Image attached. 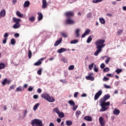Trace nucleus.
<instances>
[{
	"label": "nucleus",
	"instance_id": "obj_1",
	"mask_svg": "<svg viewBox=\"0 0 126 126\" xmlns=\"http://www.w3.org/2000/svg\"><path fill=\"white\" fill-rule=\"evenodd\" d=\"M110 95L105 94L104 97L100 99L99 101V106L101 108L99 110V112H105L109 109V106L110 105V101L106 102L108 99H110Z\"/></svg>",
	"mask_w": 126,
	"mask_h": 126
},
{
	"label": "nucleus",
	"instance_id": "obj_2",
	"mask_svg": "<svg viewBox=\"0 0 126 126\" xmlns=\"http://www.w3.org/2000/svg\"><path fill=\"white\" fill-rule=\"evenodd\" d=\"M105 41L104 39H99L96 40L94 44L96 45V49H97L96 51L94 53V56L97 57L98 55H99V53H101L102 51L103 48L106 46L104 43H105Z\"/></svg>",
	"mask_w": 126,
	"mask_h": 126
},
{
	"label": "nucleus",
	"instance_id": "obj_3",
	"mask_svg": "<svg viewBox=\"0 0 126 126\" xmlns=\"http://www.w3.org/2000/svg\"><path fill=\"white\" fill-rule=\"evenodd\" d=\"M41 97H42V98H44L45 100L48 101L49 103H53L55 101V98L53 97V96L50 95V94L47 93H44L41 94Z\"/></svg>",
	"mask_w": 126,
	"mask_h": 126
},
{
	"label": "nucleus",
	"instance_id": "obj_4",
	"mask_svg": "<svg viewBox=\"0 0 126 126\" xmlns=\"http://www.w3.org/2000/svg\"><path fill=\"white\" fill-rule=\"evenodd\" d=\"M32 126H40V125H42V121L39 119H34L32 121Z\"/></svg>",
	"mask_w": 126,
	"mask_h": 126
},
{
	"label": "nucleus",
	"instance_id": "obj_5",
	"mask_svg": "<svg viewBox=\"0 0 126 126\" xmlns=\"http://www.w3.org/2000/svg\"><path fill=\"white\" fill-rule=\"evenodd\" d=\"M74 33L76 35V37H78L80 36V32H81V29L78 28L74 30Z\"/></svg>",
	"mask_w": 126,
	"mask_h": 126
},
{
	"label": "nucleus",
	"instance_id": "obj_6",
	"mask_svg": "<svg viewBox=\"0 0 126 126\" xmlns=\"http://www.w3.org/2000/svg\"><path fill=\"white\" fill-rule=\"evenodd\" d=\"M103 93V91H102L101 90H99L97 93H96L94 95V100H97L99 97L102 95V94Z\"/></svg>",
	"mask_w": 126,
	"mask_h": 126
},
{
	"label": "nucleus",
	"instance_id": "obj_7",
	"mask_svg": "<svg viewBox=\"0 0 126 126\" xmlns=\"http://www.w3.org/2000/svg\"><path fill=\"white\" fill-rule=\"evenodd\" d=\"M65 22L67 24H74L75 22L74 20L71 19L70 18H68L66 19Z\"/></svg>",
	"mask_w": 126,
	"mask_h": 126
},
{
	"label": "nucleus",
	"instance_id": "obj_8",
	"mask_svg": "<svg viewBox=\"0 0 126 126\" xmlns=\"http://www.w3.org/2000/svg\"><path fill=\"white\" fill-rule=\"evenodd\" d=\"M99 123L101 126H105V120L103 117H100L98 119Z\"/></svg>",
	"mask_w": 126,
	"mask_h": 126
},
{
	"label": "nucleus",
	"instance_id": "obj_9",
	"mask_svg": "<svg viewBox=\"0 0 126 126\" xmlns=\"http://www.w3.org/2000/svg\"><path fill=\"white\" fill-rule=\"evenodd\" d=\"M6 14V12L4 9H2L0 11V18H2V17H4Z\"/></svg>",
	"mask_w": 126,
	"mask_h": 126
},
{
	"label": "nucleus",
	"instance_id": "obj_10",
	"mask_svg": "<svg viewBox=\"0 0 126 126\" xmlns=\"http://www.w3.org/2000/svg\"><path fill=\"white\" fill-rule=\"evenodd\" d=\"M90 32H91V31L90 29H87L85 31L84 33L83 34H82L81 37L82 38H85V37H86V36H87V35H88V34H89V33H90Z\"/></svg>",
	"mask_w": 126,
	"mask_h": 126
},
{
	"label": "nucleus",
	"instance_id": "obj_11",
	"mask_svg": "<svg viewBox=\"0 0 126 126\" xmlns=\"http://www.w3.org/2000/svg\"><path fill=\"white\" fill-rule=\"evenodd\" d=\"M102 58L106 59V60L105 61V63L106 64H108L109 63V62L111 61V57L108 56H104V57H102Z\"/></svg>",
	"mask_w": 126,
	"mask_h": 126
},
{
	"label": "nucleus",
	"instance_id": "obj_12",
	"mask_svg": "<svg viewBox=\"0 0 126 126\" xmlns=\"http://www.w3.org/2000/svg\"><path fill=\"white\" fill-rule=\"evenodd\" d=\"M64 16H67V17H70V16H73V12L72 11L66 12L64 13Z\"/></svg>",
	"mask_w": 126,
	"mask_h": 126
},
{
	"label": "nucleus",
	"instance_id": "obj_13",
	"mask_svg": "<svg viewBox=\"0 0 126 126\" xmlns=\"http://www.w3.org/2000/svg\"><path fill=\"white\" fill-rule=\"evenodd\" d=\"M66 51H67V49L61 48L57 51V53H58V54H62V53H64V52H66Z\"/></svg>",
	"mask_w": 126,
	"mask_h": 126
},
{
	"label": "nucleus",
	"instance_id": "obj_14",
	"mask_svg": "<svg viewBox=\"0 0 126 126\" xmlns=\"http://www.w3.org/2000/svg\"><path fill=\"white\" fill-rule=\"evenodd\" d=\"M42 8H46L48 6V3H47L46 0H42Z\"/></svg>",
	"mask_w": 126,
	"mask_h": 126
},
{
	"label": "nucleus",
	"instance_id": "obj_15",
	"mask_svg": "<svg viewBox=\"0 0 126 126\" xmlns=\"http://www.w3.org/2000/svg\"><path fill=\"white\" fill-rule=\"evenodd\" d=\"M62 41H63L62 38H60L59 40L56 41L54 44V46L57 47V46H59V45H60V44L62 43Z\"/></svg>",
	"mask_w": 126,
	"mask_h": 126
},
{
	"label": "nucleus",
	"instance_id": "obj_16",
	"mask_svg": "<svg viewBox=\"0 0 126 126\" xmlns=\"http://www.w3.org/2000/svg\"><path fill=\"white\" fill-rule=\"evenodd\" d=\"M37 14L38 15V21H41V20H42V19H43V14L40 12H38L37 13Z\"/></svg>",
	"mask_w": 126,
	"mask_h": 126
},
{
	"label": "nucleus",
	"instance_id": "obj_17",
	"mask_svg": "<svg viewBox=\"0 0 126 126\" xmlns=\"http://www.w3.org/2000/svg\"><path fill=\"white\" fill-rule=\"evenodd\" d=\"M13 22L15 23H19L21 21L20 19L17 18L16 17H13L12 18Z\"/></svg>",
	"mask_w": 126,
	"mask_h": 126
},
{
	"label": "nucleus",
	"instance_id": "obj_18",
	"mask_svg": "<svg viewBox=\"0 0 126 126\" xmlns=\"http://www.w3.org/2000/svg\"><path fill=\"white\" fill-rule=\"evenodd\" d=\"M99 21L101 23V24H106V21L105 20V19L103 17L99 18Z\"/></svg>",
	"mask_w": 126,
	"mask_h": 126
},
{
	"label": "nucleus",
	"instance_id": "obj_19",
	"mask_svg": "<svg viewBox=\"0 0 126 126\" xmlns=\"http://www.w3.org/2000/svg\"><path fill=\"white\" fill-rule=\"evenodd\" d=\"M20 26H21L20 23H15L13 26V28L14 29H18V28H20Z\"/></svg>",
	"mask_w": 126,
	"mask_h": 126
},
{
	"label": "nucleus",
	"instance_id": "obj_20",
	"mask_svg": "<svg viewBox=\"0 0 126 126\" xmlns=\"http://www.w3.org/2000/svg\"><path fill=\"white\" fill-rule=\"evenodd\" d=\"M120 113H121L120 110L118 109L117 108L114 109V110L113 111L114 115H116L118 116V115H120Z\"/></svg>",
	"mask_w": 126,
	"mask_h": 126
},
{
	"label": "nucleus",
	"instance_id": "obj_21",
	"mask_svg": "<svg viewBox=\"0 0 126 126\" xmlns=\"http://www.w3.org/2000/svg\"><path fill=\"white\" fill-rule=\"evenodd\" d=\"M87 80H91V81H94V77H92L91 75H88L86 77Z\"/></svg>",
	"mask_w": 126,
	"mask_h": 126
},
{
	"label": "nucleus",
	"instance_id": "obj_22",
	"mask_svg": "<svg viewBox=\"0 0 126 126\" xmlns=\"http://www.w3.org/2000/svg\"><path fill=\"white\" fill-rule=\"evenodd\" d=\"M93 38V35H90L88 37L87 40V43L88 44H90V43H91V41H92V38Z\"/></svg>",
	"mask_w": 126,
	"mask_h": 126
},
{
	"label": "nucleus",
	"instance_id": "obj_23",
	"mask_svg": "<svg viewBox=\"0 0 126 126\" xmlns=\"http://www.w3.org/2000/svg\"><path fill=\"white\" fill-rule=\"evenodd\" d=\"M1 83L2 86H5V85H6V84H7V78L4 79Z\"/></svg>",
	"mask_w": 126,
	"mask_h": 126
},
{
	"label": "nucleus",
	"instance_id": "obj_24",
	"mask_svg": "<svg viewBox=\"0 0 126 126\" xmlns=\"http://www.w3.org/2000/svg\"><path fill=\"white\" fill-rule=\"evenodd\" d=\"M84 120L87 121L88 122H92V117H91V116H85L84 117Z\"/></svg>",
	"mask_w": 126,
	"mask_h": 126
},
{
	"label": "nucleus",
	"instance_id": "obj_25",
	"mask_svg": "<svg viewBox=\"0 0 126 126\" xmlns=\"http://www.w3.org/2000/svg\"><path fill=\"white\" fill-rule=\"evenodd\" d=\"M30 5V2L27 0L25 2L24 4V7H28Z\"/></svg>",
	"mask_w": 126,
	"mask_h": 126
},
{
	"label": "nucleus",
	"instance_id": "obj_26",
	"mask_svg": "<svg viewBox=\"0 0 126 126\" xmlns=\"http://www.w3.org/2000/svg\"><path fill=\"white\" fill-rule=\"evenodd\" d=\"M22 91H23V89L21 86L17 87L16 89V92H21Z\"/></svg>",
	"mask_w": 126,
	"mask_h": 126
},
{
	"label": "nucleus",
	"instance_id": "obj_27",
	"mask_svg": "<svg viewBox=\"0 0 126 126\" xmlns=\"http://www.w3.org/2000/svg\"><path fill=\"white\" fill-rule=\"evenodd\" d=\"M16 14L17 16L20 17L21 18H22V17H23V15L21 14V13L19 11L16 12Z\"/></svg>",
	"mask_w": 126,
	"mask_h": 126
},
{
	"label": "nucleus",
	"instance_id": "obj_28",
	"mask_svg": "<svg viewBox=\"0 0 126 126\" xmlns=\"http://www.w3.org/2000/svg\"><path fill=\"white\" fill-rule=\"evenodd\" d=\"M5 68V64L3 63H0V69H4Z\"/></svg>",
	"mask_w": 126,
	"mask_h": 126
},
{
	"label": "nucleus",
	"instance_id": "obj_29",
	"mask_svg": "<svg viewBox=\"0 0 126 126\" xmlns=\"http://www.w3.org/2000/svg\"><path fill=\"white\" fill-rule=\"evenodd\" d=\"M40 106V103H36L33 107V111H36L38 109V107Z\"/></svg>",
	"mask_w": 126,
	"mask_h": 126
},
{
	"label": "nucleus",
	"instance_id": "obj_30",
	"mask_svg": "<svg viewBox=\"0 0 126 126\" xmlns=\"http://www.w3.org/2000/svg\"><path fill=\"white\" fill-rule=\"evenodd\" d=\"M27 113H28V111L27 110H25L23 112V118L24 119L25 117H26V115H27Z\"/></svg>",
	"mask_w": 126,
	"mask_h": 126
},
{
	"label": "nucleus",
	"instance_id": "obj_31",
	"mask_svg": "<svg viewBox=\"0 0 126 126\" xmlns=\"http://www.w3.org/2000/svg\"><path fill=\"white\" fill-rule=\"evenodd\" d=\"M43 70V69L42 68H40L37 72V73L38 75H42V71Z\"/></svg>",
	"mask_w": 126,
	"mask_h": 126
},
{
	"label": "nucleus",
	"instance_id": "obj_32",
	"mask_svg": "<svg viewBox=\"0 0 126 126\" xmlns=\"http://www.w3.org/2000/svg\"><path fill=\"white\" fill-rule=\"evenodd\" d=\"M61 61L63 62L64 63H67V59L66 58V57H63L61 59Z\"/></svg>",
	"mask_w": 126,
	"mask_h": 126
},
{
	"label": "nucleus",
	"instance_id": "obj_33",
	"mask_svg": "<svg viewBox=\"0 0 126 126\" xmlns=\"http://www.w3.org/2000/svg\"><path fill=\"white\" fill-rule=\"evenodd\" d=\"M58 115L59 118H61V119H63V118L64 117V114L63 112H60Z\"/></svg>",
	"mask_w": 126,
	"mask_h": 126
},
{
	"label": "nucleus",
	"instance_id": "obj_34",
	"mask_svg": "<svg viewBox=\"0 0 126 126\" xmlns=\"http://www.w3.org/2000/svg\"><path fill=\"white\" fill-rule=\"evenodd\" d=\"M68 104H69L70 105V106H74V105H75V103L74 102L73 100H70L68 102Z\"/></svg>",
	"mask_w": 126,
	"mask_h": 126
},
{
	"label": "nucleus",
	"instance_id": "obj_35",
	"mask_svg": "<svg viewBox=\"0 0 126 126\" xmlns=\"http://www.w3.org/2000/svg\"><path fill=\"white\" fill-rule=\"evenodd\" d=\"M122 71L123 69L119 68H117L116 70H115V72H116L117 74H120V73H121V72H122Z\"/></svg>",
	"mask_w": 126,
	"mask_h": 126
},
{
	"label": "nucleus",
	"instance_id": "obj_36",
	"mask_svg": "<svg viewBox=\"0 0 126 126\" xmlns=\"http://www.w3.org/2000/svg\"><path fill=\"white\" fill-rule=\"evenodd\" d=\"M53 112H54V113H56V114H57V115H58V114L60 112V110H59V108H55L53 109Z\"/></svg>",
	"mask_w": 126,
	"mask_h": 126
},
{
	"label": "nucleus",
	"instance_id": "obj_37",
	"mask_svg": "<svg viewBox=\"0 0 126 126\" xmlns=\"http://www.w3.org/2000/svg\"><path fill=\"white\" fill-rule=\"evenodd\" d=\"M66 125L67 126H70L71 125H72V122L71 121H66Z\"/></svg>",
	"mask_w": 126,
	"mask_h": 126
},
{
	"label": "nucleus",
	"instance_id": "obj_38",
	"mask_svg": "<svg viewBox=\"0 0 126 126\" xmlns=\"http://www.w3.org/2000/svg\"><path fill=\"white\" fill-rule=\"evenodd\" d=\"M78 42V40L75 39L71 41L70 42V44H77Z\"/></svg>",
	"mask_w": 126,
	"mask_h": 126
},
{
	"label": "nucleus",
	"instance_id": "obj_39",
	"mask_svg": "<svg viewBox=\"0 0 126 126\" xmlns=\"http://www.w3.org/2000/svg\"><path fill=\"white\" fill-rule=\"evenodd\" d=\"M103 1V0H93L92 2L93 3H98V2H101Z\"/></svg>",
	"mask_w": 126,
	"mask_h": 126
},
{
	"label": "nucleus",
	"instance_id": "obj_40",
	"mask_svg": "<svg viewBox=\"0 0 126 126\" xmlns=\"http://www.w3.org/2000/svg\"><path fill=\"white\" fill-rule=\"evenodd\" d=\"M81 115V112L79 110H77L76 112V117L77 118H78L79 116Z\"/></svg>",
	"mask_w": 126,
	"mask_h": 126
},
{
	"label": "nucleus",
	"instance_id": "obj_41",
	"mask_svg": "<svg viewBox=\"0 0 126 126\" xmlns=\"http://www.w3.org/2000/svg\"><path fill=\"white\" fill-rule=\"evenodd\" d=\"M28 57L29 59H31L32 57V52H31V50H30L28 51Z\"/></svg>",
	"mask_w": 126,
	"mask_h": 126
},
{
	"label": "nucleus",
	"instance_id": "obj_42",
	"mask_svg": "<svg viewBox=\"0 0 126 126\" xmlns=\"http://www.w3.org/2000/svg\"><path fill=\"white\" fill-rule=\"evenodd\" d=\"M68 70H73L74 69V65H71L68 68Z\"/></svg>",
	"mask_w": 126,
	"mask_h": 126
},
{
	"label": "nucleus",
	"instance_id": "obj_43",
	"mask_svg": "<svg viewBox=\"0 0 126 126\" xmlns=\"http://www.w3.org/2000/svg\"><path fill=\"white\" fill-rule=\"evenodd\" d=\"M11 45H15V44L16 43V41H15V39L14 38H12L11 39Z\"/></svg>",
	"mask_w": 126,
	"mask_h": 126
},
{
	"label": "nucleus",
	"instance_id": "obj_44",
	"mask_svg": "<svg viewBox=\"0 0 126 126\" xmlns=\"http://www.w3.org/2000/svg\"><path fill=\"white\" fill-rule=\"evenodd\" d=\"M103 87L106 89H110L111 88V86L110 85H107L106 84H104Z\"/></svg>",
	"mask_w": 126,
	"mask_h": 126
},
{
	"label": "nucleus",
	"instance_id": "obj_45",
	"mask_svg": "<svg viewBox=\"0 0 126 126\" xmlns=\"http://www.w3.org/2000/svg\"><path fill=\"white\" fill-rule=\"evenodd\" d=\"M87 18H91V17H92V13H91V12H89V13L87 14Z\"/></svg>",
	"mask_w": 126,
	"mask_h": 126
},
{
	"label": "nucleus",
	"instance_id": "obj_46",
	"mask_svg": "<svg viewBox=\"0 0 126 126\" xmlns=\"http://www.w3.org/2000/svg\"><path fill=\"white\" fill-rule=\"evenodd\" d=\"M41 63H42V62H40V61L38 60L36 63H35L34 64V65L38 66V65H40V64H41Z\"/></svg>",
	"mask_w": 126,
	"mask_h": 126
},
{
	"label": "nucleus",
	"instance_id": "obj_47",
	"mask_svg": "<svg viewBox=\"0 0 126 126\" xmlns=\"http://www.w3.org/2000/svg\"><path fill=\"white\" fill-rule=\"evenodd\" d=\"M93 66H94V63H93L91 65H89V69H90V70H92V68H93Z\"/></svg>",
	"mask_w": 126,
	"mask_h": 126
},
{
	"label": "nucleus",
	"instance_id": "obj_48",
	"mask_svg": "<svg viewBox=\"0 0 126 126\" xmlns=\"http://www.w3.org/2000/svg\"><path fill=\"white\" fill-rule=\"evenodd\" d=\"M29 21H31V22H33V21L35 20V17H34L33 16L30 17L29 18Z\"/></svg>",
	"mask_w": 126,
	"mask_h": 126
},
{
	"label": "nucleus",
	"instance_id": "obj_49",
	"mask_svg": "<svg viewBox=\"0 0 126 126\" xmlns=\"http://www.w3.org/2000/svg\"><path fill=\"white\" fill-rule=\"evenodd\" d=\"M16 85H12L11 86H10V89L11 90H14V88H15L16 87Z\"/></svg>",
	"mask_w": 126,
	"mask_h": 126
},
{
	"label": "nucleus",
	"instance_id": "obj_50",
	"mask_svg": "<svg viewBox=\"0 0 126 126\" xmlns=\"http://www.w3.org/2000/svg\"><path fill=\"white\" fill-rule=\"evenodd\" d=\"M104 72H108V71H110V68L109 67H106L103 69Z\"/></svg>",
	"mask_w": 126,
	"mask_h": 126
},
{
	"label": "nucleus",
	"instance_id": "obj_51",
	"mask_svg": "<svg viewBox=\"0 0 126 126\" xmlns=\"http://www.w3.org/2000/svg\"><path fill=\"white\" fill-rule=\"evenodd\" d=\"M109 78H107L106 77H104L102 79V80H103V81L107 82V81H109Z\"/></svg>",
	"mask_w": 126,
	"mask_h": 126
},
{
	"label": "nucleus",
	"instance_id": "obj_52",
	"mask_svg": "<svg viewBox=\"0 0 126 126\" xmlns=\"http://www.w3.org/2000/svg\"><path fill=\"white\" fill-rule=\"evenodd\" d=\"M77 108H78V106L74 105V106H73V111H76Z\"/></svg>",
	"mask_w": 126,
	"mask_h": 126
},
{
	"label": "nucleus",
	"instance_id": "obj_53",
	"mask_svg": "<svg viewBox=\"0 0 126 126\" xmlns=\"http://www.w3.org/2000/svg\"><path fill=\"white\" fill-rule=\"evenodd\" d=\"M94 71H95V72H98V68H97V67H96V64H94Z\"/></svg>",
	"mask_w": 126,
	"mask_h": 126
},
{
	"label": "nucleus",
	"instance_id": "obj_54",
	"mask_svg": "<svg viewBox=\"0 0 126 126\" xmlns=\"http://www.w3.org/2000/svg\"><path fill=\"white\" fill-rule=\"evenodd\" d=\"M62 35L63 37H64V38H67V33H62Z\"/></svg>",
	"mask_w": 126,
	"mask_h": 126
},
{
	"label": "nucleus",
	"instance_id": "obj_55",
	"mask_svg": "<svg viewBox=\"0 0 126 126\" xmlns=\"http://www.w3.org/2000/svg\"><path fill=\"white\" fill-rule=\"evenodd\" d=\"M28 91H29L30 92H32V91H33V87L30 86L28 89Z\"/></svg>",
	"mask_w": 126,
	"mask_h": 126
},
{
	"label": "nucleus",
	"instance_id": "obj_56",
	"mask_svg": "<svg viewBox=\"0 0 126 126\" xmlns=\"http://www.w3.org/2000/svg\"><path fill=\"white\" fill-rule=\"evenodd\" d=\"M78 94H79V93L77 92L74 93V98H77V96L78 95Z\"/></svg>",
	"mask_w": 126,
	"mask_h": 126
},
{
	"label": "nucleus",
	"instance_id": "obj_57",
	"mask_svg": "<svg viewBox=\"0 0 126 126\" xmlns=\"http://www.w3.org/2000/svg\"><path fill=\"white\" fill-rule=\"evenodd\" d=\"M122 32H123V30H119L117 32V34H118V35H121Z\"/></svg>",
	"mask_w": 126,
	"mask_h": 126
},
{
	"label": "nucleus",
	"instance_id": "obj_58",
	"mask_svg": "<svg viewBox=\"0 0 126 126\" xmlns=\"http://www.w3.org/2000/svg\"><path fill=\"white\" fill-rule=\"evenodd\" d=\"M14 36L15 38H18V37H19V36H20V34L18 33H16L14 34Z\"/></svg>",
	"mask_w": 126,
	"mask_h": 126
},
{
	"label": "nucleus",
	"instance_id": "obj_59",
	"mask_svg": "<svg viewBox=\"0 0 126 126\" xmlns=\"http://www.w3.org/2000/svg\"><path fill=\"white\" fill-rule=\"evenodd\" d=\"M8 32L5 33L3 35L4 38H7V37H8Z\"/></svg>",
	"mask_w": 126,
	"mask_h": 126
},
{
	"label": "nucleus",
	"instance_id": "obj_60",
	"mask_svg": "<svg viewBox=\"0 0 126 126\" xmlns=\"http://www.w3.org/2000/svg\"><path fill=\"white\" fill-rule=\"evenodd\" d=\"M105 67V63H102L100 64V68H101L102 69H103V68H104Z\"/></svg>",
	"mask_w": 126,
	"mask_h": 126
},
{
	"label": "nucleus",
	"instance_id": "obj_61",
	"mask_svg": "<svg viewBox=\"0 0 126 126\" xmlns=\"http://www.w3.org/2000/svg\"><path fill=\"white\" fill-rule=\"evenodd\" d=\"M7 41V38H5L3 41H2V44H6V42Z\"/></svg>",
	"mask_w": 126,
	"mask_h": 126
},
{
	"label": "nucleus",
	"instance_id": "obj_62",
	"mask_svg": "<svg viewBox=\"0 0 126 126\" xmlns=\"http://www.w3.org/2000/svg\"><path fill=\"white\" fill-rule=\"evenodd\" d=\"M60 82H62V83H66V81H65V80L63 79H61L60 80Z\"/></svg>",
	"mask_w": 126,
	"mask_h": 126
},
{
	"label": "nucleus",
	"instance_id": "obj_63",
	"mask_svg": "<svg viewBox=\"0 0 126 126\" xmlns=\"http://www.w3.org/2000/svg\"><path fill=\"white\" fill-rule=\"evenodd\" d=\"M33 98L34 99H38V98H39V95H38L37 94H35L33 95Z\"/></svg>",
	"mask_w": 126,
	"mask_h": 126
},
{
	"label": "nucleus",
	"instance_id": "obj_64",
	"mask_svg": "<svg viewBox=\"0 0 126 126\" xmlns=\"http://www.w3.org/2000/svg\"><path fill=\"white\" fill-rule=\"evenodd\" d=\"M122 10L124 11H126V6H123L122 7Z\"/></svg>",
	"mask_w": 126,
	"mask_h": 126
}]
</instances>
